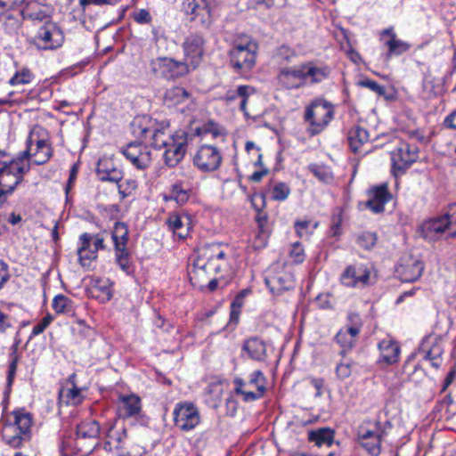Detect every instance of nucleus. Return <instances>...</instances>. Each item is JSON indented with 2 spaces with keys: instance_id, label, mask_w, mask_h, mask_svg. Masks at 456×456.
I'll list each match as a JSON object with an SVG mask.
<instances>
[{
  "instance_id": "obj_1",
  "label": "nucleus",
  "mask_w": 456,
  "mask_h": 456,
  "mask_svg": "<svg viewBox=\"0 0 456 456\" xmlns=\"http://www.w3.org/2000/svg\"><path fill=\"white\" fill-rule=\"evenodd\" d=\"M132 133L140 139H151V145L156 149H165L164 160L168 167H175L183 159L187 151L188 134L178 130L174 134H167L169 124H159L149 117H138L132 122Z\"/></svg>"
},
{
  "instance_id": "obj_2",
  "label": "nucleus",
  "mask_w": 456,
  "mask_h": 456,
  "mask_svg": "<svg viewBox=\"0 0 456 456\" xmlns=\"http://www.w3.org/2000/svg\"><path fill=\"white\" fill-rule=\"evenodd\" d=\"M225 265V252L220 244L204 246L188 273L191 285L200 289H203L208 280L221 273Z\"/></svg>"
},
{
  "instance_id": "obj_3",
  "label": "nucleus",
  "mask_w": 456,
  "mask_h": 456,
  "mask_svg": "<svg viewBox=\"0 0 456 456\" xmlns=\"http://www.w3.org/2000/svg\"><path fill=\"white\" fill-rule=\"evenodd\" d=\"M31 151V147L28 146V149L16 159L8 158L4 151H0V208L22 182L24 174L29 170L30 164L25 161V159Z\"/></svg>"
},
{
  "instance_id": "obj_4",
  "label": "nucleus",
  "mask_w": 456,
  "mask_h": 456,
  "mask_svg": "<svg viewBox=\"0 0 456 456\" xmlns=\"http://www.w3.org/2000/svg\"><path fill=\"white\" fill-rule=\"evenodd\" d=\"M334 105L322 98L311 102L305 109L304 121L310 136L321 134L334 118Z\"/></svg>"
},
{
  "instance_id": "obj_5",
  "label": "nucleus",
  "mask_w": 456,
  "mask_h": 456,
  "mask_svg": "<svg viewBox=\"0 0 456 456\" xmlns=\"http://www.w3.org/2000/svg\"><path fill=\"white\" fill-rule=\"evenodd\" d=\"M257 49V44L248 37H240L229 52L232 67L238 70H250L256 64Z\"/></svg>"
},
{
  "instance_id": "obj_6",
  "label": "nucleus",
  "mask_w": 456,
  "mask_h": 456,
  "mask_svg": "<svg viewBox=\"0 0 456 456\" xmlns=\"http://www.w3.org/2000/svg\"><path fill=\"white\" fill-rule=\"evenodd\" d=\"M233 385L235 394L241 395L245 402L260 399L266 391V379L260 370L253 371L247 381L240 378H235Z\"/></svg>"
},
{
  "instance_id": "obj_7",
  "label": "nucleus",
  "mask_w": 456,
  "mask_h": 456,
  "mask_svg": "<svg viewBox=\"0 0 456 456\" xmlns=\"http://www.w3.org/2000/svg\"><path fill=\"white\" fill-rule=\"evenodd\" d=\"M150 66L151 72L156 77L168 80H175L183 77L192 70L186 61H179L167 57H158L153 59L151 60Z\"/></svg>"
},
{
  "instance_id": "obj_8",
  "label": "nucleus",
  "mask_w": 456,
  "mask_h": 456,
  "mask_svg": "<svg viewBox=\"0 0 456 456\" xmlns=\"http://www.w3.org/2000/svg\"><path fill=\"white\" fill-rule=\"evenodd\" d=\"M114 243L115 260L125 272L130 269L131 255L127 249L128 230L124 223L117 222L111 233Z\"/></svg>"
},
{
  "instance_id": "obj_9",
  "label": "nucleus",
  "mask_w": 456,
  "mask_h": 456,
  "mask_svg": "<svg viewBox=\"0 0 456 456\" xmlns=\"http://www.w3.org/2000/svg\"><path fill=\"white\" fill-rule=\"evenodd\" d=\"M392 168L395 175H402L418 159V148L400 142L391 152Z\"/></svg>"
},
{
  "instance_id": "obj_10",
  "label": "nucleus",
  "mask_w": 456,
  "mask_h": 456,
  "mask_svg": "<svg viewBox=\"0 0 456 456\" xmlns=\"http://www.w3.org/2000/svg\"><path fill=\"white\" fill-rule=\"evenodd\" d=\"M222 162L219 150L214 146L202 145L193 157V164L202 172L216 170Z\"/></svg>"
},
{
  "instance_id": "obj_11",
  "label": "nucleus",
  "mask_w": 456,
  "mask_h": 456,
  "mask_svg": "<svg viewBox=\"0 0 456 456\" xmlns=\"http://www.w3.org/2000/svg\"><path fill=\"white\" fill-rule=\"evenodd\" d=\"M370 271L363 265L347 266L340 276L343 285L351 288H363L370 284Z\"/></svg>"
},
{
  "instance_id": "obj_12",
  "label": "nucleus",
  "mask_w": 456,
  "mask_h": 456,
  "mask_svg": "<svg viewBox=\"0 0 456 456\" xmlns=\"http://www.w3.org/2000/svg\"><path fill=\"white\" fill-rule=\"evenodd\" d=\"M205 40L198 34L188 36L183 43L184 61L195 69L202 61Z\"/></svg>"
},
{
  "instance_id": "obj_13",
  "label": "nucleus",
  "mask_w": 456,
  "mask_h": 456,
  "mask_svg": "<svg viewBox=\"0 0 456 456\" xmlns=\"http://www.w3.org/2000/svg\"><path fill=\"white\" fill-rule=\"evenodd\" d=\"M173 414L176 428H196L200 423V411L191 403L176 404Z\"/></svg>"
},
{
  "instance_id": "obj_14",
  "label": "nucleus",
  "mask_w": 456,
  "mask_h": 456,
  "mask_svg": "<svg viewBox=\"0 0 456 456\" xmlns=\"http://www.w3.org/2000/svg\"><path fill=\"white\" fill-rule=\"evenodd\" d=\"M92 240L93 237L89 233H83L80 236L81 246L77 249V255L83 266H89L92 260L97 257V251L105 248L103 238L96 236L93 243Z\"/></svg>"
},
{
  "instance_id": "obj_15",
  "label": "nucleus",
  "mask_w": 456,
  "mask_h": 456,
  "mask_svg": "<svg viewBox=\"0 0 456 456\" xmlns=\"http://www.w3.org/2000/svg\"><path fill=\"white\" fill-rule=\"evenodd\" d=\"M184 10L190 20L208 27L211 24V9L208 0H187Z\"/></svg>"
},
{
  "instance_id": "obj_16",
  "label": "nucleus",
  "mask_w": 456,
  "mask_h": 456,
  "mask_svg": "<svg viewBox=\"0 0 456 456\" xmlns=\"http://www.w3.org/2000/svg\"><path fill=\"white\" fill-rule=\"evenodd\" d=\"M41 47L53 49L60 46L63 42V35L61 29L52 20L43 24L36 35Z\"/></svg>"
},
{
  "instance_id": "obj_17",
  "label": "nucleus",
  "mask_w": 456,
  "mask_h": 456,
  "mask_svg": "<svg viewBox=\"0 0 456 456\" xmlns=\"http://www.w3.org/2000/svg\"><path fill=\"white\" fill-rule=\"evenodd\" d=\"M122 153L138 169H145L151 163V151L142 143L130 142L122 150Z\"/></svg>"
},
{
  "instance_id": "obj_18",
  "label": "nucleus",
  "mask_w": 456,
  "mask_h": 456,
  "mask_svg": "<svg viewBox=\"0 0 456 456\" xmlns=\"http://www.w3.org/2000/svg\"><path fill=\"white\" fill-rule=\"evenodd\" d=\"M424 270L423 263L410 256L403 257L400 265L396 268V273L403 282H412L417 281L422 274Z\"/></svg>"
},
{
  "instance_id": "obj_19",
  "label": "nucleus",
  "mask_w": 456,
  "mask_h": 456,
  "mask_svg": "<svg viewBox=\"0 0 456 456\" xmlns=\"http://www.w3.org/2000/svg\"><path fill=\"white\" fill-rule=\"evenodd\" d=\"M28 146L31 147L28 157L25 159V161H28L30 157H34L33 163L36 165H43L46 163L53 155V150L50 144L45 139H34V134H30L27 141V149Z\"/></svg>"
},
{
  "instance_id": "obj_20",
  "label": "nucleus",
  "mask_w": 456,
  "mask_h": 456,
  "mask_svg": "<svg viewBox=\"0 0 456 456\" xmlns=\"http://www.w3.org/2000/svg\"><path fill=\"white\" fill-rule=\"evenodd\" d=\"M84 400L81 389L76 385V374H71L63 387L59 392V404L77 406Z\"/></svg>"
},
{
  "instance_id": "obj_21",
  "label": "nucleus",
  "mask_w": 456,
  "mask_h": 456,
  "mask_svg": "<svg viewBox=\"0 0 456 456\" xmlns=\"http://www.w3.org/2000/svg\"><path fill=\"white\" fill-rule=\"evenodd\" d=\"M380 40L387 47V53L385 56V61H388L393 55H400L407 52L410 45L396 37L393 28L384 29L381 34Z\"/></svg>"
},
{
  "instance_id": "obj_22",
  "label": "nucleus",
  "mask_w": 456,
  "mask_h": 456,
  "mask_svg": "<svg viewBox=\"0 0 456 456\" xmlns=\"http://www.w3.org/2000/svg\"><path fill=\"white\" fill-rule=\"evenodd\" d=\"M163 102L168 108L179 107L181 105L193 104L191 94L182 86H172L166 90L163 95Z\"/></svg>"
},
{
  "instance_id": "obj_23",
  "label": "nucleus",
  "mask_w": 456,
  "mask_h": 456,
  "mask_svg": "<svg viewBox=\"0 0 456 456\" xmlns=\"http://www.w3.org/2000/svg\"><path fill=\"white\" fill-rule=\"evenodd\" d=\"M451 224L450 216L444 215L429 219L420 226L421 234L426 239H435L444 232Z\"/></svg>"
},
{
  "instance_id": "obj_24",
  "label": "nucleus",
  "mask_w": 456,
  "mask_h": 456,
  "mask_svg": "<svg viewBox=\"0 0 456 456\" xmlns=\"http://www.w3.org/2000/svg\"><path fill=\"white\" fill-rule=\"evenodd\" d=\"M96 174L98 178L103 182L119 183L123 177L122 171L115 166L110 158L99 159Z\"/></svg>"
},
{
  "instance_id": "obj_25",
  "label": "nucleus",
  "mask_w": 456,
  "mask_h": 456,
  "mask_svg": "<svg viewBox=\"0 0 456 456\" xmlns=\"http://www.w3.org/2000/svg\"><path fill=\"white\" fill-rule=\"evenodd\" d=\"M369 200L365 205L374 213L384 211L385 205L391 200V194L386 184L375 187L369 191Z\"/></svg>"
},
{
  "instance_id": "obj_26",
  "label": "nucleus",
  "mask_w": 456,
  "mask_h": 456,
  "mask_svg": "<svg viewBox=\"0 0 456 456\" xmlns=\"http://www.w3.org/2000/svg\"><path fill=\"white\" fill-rule=\"evenodd\" d=\"M383 435L382 429H366L364 433L358 434V444L371 456H378L380 453V438Z\"/></svg>"
},
{
  "instance_id": "obj_27",
  "label": "nucleus",
  "mask_w": 456,
  "mask_h": 456,
  "mask_svg": "<svg viewBox=\"0 0 456 456\" xmlns=\"http://www.w3.org/2000/svg\"><path fill=\"white\" fill-rule=\"evenodd\" d=\"M242 349L254 361L265 362L267 359V346L264 340L257 337L247 339L243 344Z\"/></svg>"
},
{
  "instance_id": "obj_28",
  "label": "nucleus",
  "mask_w": 456,
  "mask_h": 456,
  "mask_svg": "<svg viewBox=\"0 0 456 456\" xmlns=\"http://www.w3.org/2000/svg\"><path fill=\"white\" fill-rule=\"evenodd\" d=\"M52 9L49 6L42 5L38 3H29L22 10L24 17L33 21L42 22L43 24L51 21Z\"/></svg>"
},
{
  "instance_id": "obj_29",
  "label": "nucleus",
  "mask_w": 456,
  "mask_h": 456,
  "mask_svg": "<svg viewBox=\"0 0 456 456\" xmlns=\"http://www.w3.org/2000/svg\"><path fill=\"white\" fill-rule=\"evenodd\" d=\"M3 439L11 447L19 448L31 439V429H3Z\"/></svg>"
},
{
  "instance_id": "obj_30",
  "label": "nucleus",
  "mask_w": 456,
  "mask_h": 456,
  "mask_svg": "<svg viewBox=\"0 0 456 456\" xmlns=\"http://www.w3.org/2000/svg\"><path fill=\"white\" fill-rule=\"evenodd\" d=\"M380 360L387 364H393L399 360L400 346L391 339H383L379 344Z\"/></svg>"
},
{
  "instance_id": "obj_31",
  "label": "nucleus",
  "mask_w": 456,
  "mask_h": 456,
  "mask_svg": "<svg viewBox=\"0 0 456 456\" xmlns=\"http://www.w3.org/2000/svg\"><path fill=\"white\" fill-rule=\"evenodd\" d=\"M277 79L286 88L298 87L297 85L293 84L292 79L305 80L304 64L298 68H284L281 69Z\"/></svg>"
},
{
  "instance_id": "obj_32",
  "label": "nucleus",
  "mask_w": 456,
  "mask_h": 456,
  "mask_svg": "<svg viewBox=\"0 0 456 456\" xmlns=\"http://www.w3.org/2000/svg\"><path fill=\"white\" fill-rule=\"evenodd\" d=\"M265 283L273 292L280 293L293 287L291 275L281 273L265 278Z\"/></svg>"
},
{
  "instance_id": "obj_33",
  "label": "nucleus",
  "mask_w": 456,
  "mask_h": 456,
  "mask_svg": "<svg viewBox=\"0 0 456 456\" xmlns=\"http://www.w3.org/2000/svg\"><path fill=\"white\" fill-rule=\"evenodd\" d=\"M358 335L359 330H357L356 328L342 329L337 333L335 339L342 347L340 351L341 355H344L346 350H350L354 346Z\"/></svg>"
},
{
  "instance_id": "obj_34",
  "label": "nucleus",
  "mask_w": 456,
  "mask_h": 456,
  "mask_svg": "<svg viewBox=\"0 0 456 456\" xmlns=\"http://www.w3.org/2000/svg\"><path fill=\"white\" fill-rule=\"evenodd\" d=\"M370 139L369 133L366 129L354 126L348 132V143L353 152L357 153L364 143Z\"/></svg>"
},
{
  "instance_id": "obj_35",
  "label": "nucleus",
  "mask_w": 456,
  "mask_h": 456,
  "mask_svg": "<svg viewBox=\"0 0 456 456\" xmlns=\"http://www.w3.org/2000/svg\"><path fill=\"white\" fill-rule=\"evenodd\" d=\"M167 225L180 239L187 237L189 232L190 220L187 216H180L178 214H172L168 217Z\"/></svg>"
},
{
  "instance_id": "obj_36",
  "label": "nucleus",
  "mask_w": 456,
  "mask_h": 456,
  "mask_svg": "<svg viewBox=\"0 0 456 456\" xmlns=\"http://www.w3.org/2000/svg\"><path fill=\"white\" fill-rule=\"evenodd\" d=\"M334 429H312L308 434V439L318 447H329L334 443Z\"/></svg>"
},
{
  "instance_id": "obj_37",
  "label": "nucleus",
  "mask_w": 456,
  "mask_h": 456,
  "mask_svg": "<svg viewBox=\"0 0 456 456\" xmlns=\"http://www.w3.org/2000/svg\"><path fill=\"white\" fill-rule=\"evenodd\" d=\"M330 70L326 66L318 67L313 62L304 63L305 80L310 78L312 83H319L327 78Z\"/></svg>"
},
{
  "instance_id": "obj_38",
  "label": "nucleus",
  "mask_w": 456,
  "mask_h": 456,
  "mask_svg": "<svg viewBox=\"0 0 456 456\" xmlns=\"http://www.w3.org/2000/svg\"><path fill=\"white\" fill-rule=\"evenodd\" d=\"M125 416H133L138 413L141 410V400L136 395L122 396L120 398Z\"/></svg>"
},
{
  "instance_id": "obj_39",
  "label": "nucleus",
  "mask_w": 456,
  "mask_h": 456,
  "mask_svg": "<svg viewBox=\"0 0 456 456\" xmlns=\"http://www.w3.org/2000/svg\"><path fill=\"white\" fill-rule=\"evenodd\" d=\"M190 198V190L183 186L182 183H174L170 189V199L177 204L183 205Z\"/></svg>"
},
{
  "instance_id": "obj_40",
  "label": "nucleus",
  "mask_w": 456,
  "mask_h": 456,
  "mask_svg": "<svg viewBox=\"0 0 456 456\" xmlns=\"http://www.w3.org/2000/svg\"><path fill=\"white\" fill-rule=\"evenodd\" d=\"M53 308L57 314H69L73 312V303L64 295H57L53 300Z\"/></svg>"
},
{
  "instance_id": "obj_41",
  "label": "nucleus",
  "mask_w": 456,
  "mask_h": 456,
  "mask_svg": "<svg viewBox=\"0 0 456 456\" xmlns=\"http://www.w3.org/2000/svg\"><path fill=\"white\" fill-rule=\"evenodd\" d=\"M255 93V89L249 86H240L236 92L229 94L227 96L228 100H234L236 97H241L242 100L240 104V110L247 115L246 105L248 97Z\"/></svg>"
},
{
  "instance_id": "obj_42",
  "label": "nucleus",
  "mask_w": 456,
  "mask_h": 456,
  "mask_svg": "<svg viewBox=\"0 0 456 456\" xmlns=\"http://www.w3.org/2000/svg\"><path fill=\"white\" fill-rule=\"evenodd\" d=\"M14 424L17 428H31L33 425V417L31 413L24 409L17 410L12 412Z\"/></svg>"
},
{
  "instance_id": "obj_43",
  "label": "nucleus",
  "mask_w": 456,
  "mask_h": 456,
  "mask_svg": "<svg viewBox=\"0 0 456 456\" xmlns=\"http://www.w3.org/2000/svg\"><path fill=\"white\" fill-rule=\"evenodd\" d=\"M341 362L337 365L336 373L338 379H345L352 374L354 362L344 355H342Z\"/></svg>"
},
{
  "instance_id": "obj_44",
  "label": "nucleus",
  "mask_w": 456,
  "mask_h": 456,
  "mask_svg": "<svg viewBox=\"0 0 456 456\" xmlns=\"http://www.w3.org/2000/svg\"><path fill=\"white\" fill-rule=\"evenodd\" d=\"M378 237L375 232H363L356 238V242L359 247L364 249H370L375 246Z\"/></svg>"
},
{
  "instance_id": "obj_45",
  "label": "nucleus",
  "mask_w": 456,
  "mask_h": 456,
  "mask_svg": "<svg viewBox=\"0 0 456 456\" xmlns=\"http://www.w3.org/2000/svg\"><path fill=\"white\" fill-rule=\"evenodd\" d=\"M317 223H312L308 220L297 221L295 223V229L297 235L301 238H308L317 227Z\"/></svg>"
},
{
  "instance_id": "obj_46",
  "label": "nucleus",
  "mask_w": 456,
  "mask_h": 456,
  "mask_svg": "<svg viewBox=\"0 0 456 456\" xmlns=\"http://www.w3.org/2000/svg\"><path fill=\"white\" fill-rule=\"evenodd\" d=\"M33 75L31 71L24 68L20 71L15 73V75L10 79L9 83L12 86L27 85L32 80Z\"/></svg>"
},
{
  "instance_id": "obj_47",
  "label": "nucleus",
  "mask_w": 456,
  "mask_h": 456,
  "mask_svg": "<svg viewBox=\"0 0 456 456\" xmlns=\"http://www.w3.org/2000/svg\"><path fill=\"white\" fill-rule=\"evenodd\" d=\"M259 222V231L255 235V239L252 241V247L254 249L258 250L265 247L267 243L268 235L263 230V224L261 220Z\"/></svg>"
},
{
  "instance_id": "obj_48",
  "label": "nucleus",
  "mask_w": 456,
  "mask_h": 456,
  "mask_svg": "<svg viewBox=\"0 0 456 456\" xmlns=\"http://www.w3.org/2000/svg\"><path fill=\"white\" fill-rule=\"evenodd\" d=\"M290 193L289 187L283 183H277L273 190L272 199L274 200H284Z\"/></svg>"
},
{
  "instance_id": "obj_49",
  "label": "nucleus",
  "mask_w": 456,
  "mask_h": 456,
  "mask_svg": "<svg viewBox=\"0 0 456 456\" xmlns=\"http://www.w3.org/2000/svg\"><path fill=\"white\" fill-rule=\"evenodd\" d=\"M262 158H263L262 154L258 153L257 160L255 162V166L261 167V169L254 172L249 176V180L253 183H259L263 179V177L265 176L269 172V170L266 167H263Z\"/></svg>"
},
{
  "instance_id": "obj_50",
  "label": "nucleus",
  "mask_w": 456,
  "mask_h": 456,
  "mask_svg": "<svg viewBox=\"0 0 456 456\" xmlns=\"http://www.w3.org/2000/svg\"><path fill=\"white\" fill-rule=\"evenodd\" d=\"M118 191L123 198L130 195L137 188V183L134 179H127L118 183Z\"/></svg>"
},
{
  "instance_id": "obj_51",
  "label": "nucleus",
  "mask_w": 456,
  "mask_h": 456,
  "mask_svg": "<svg viewBox=\"0 0 456 456\" xmlns=\"http://www.w3.org/2000/svg\"><path fill=\"white\" fill-rule=\"evenodd\" d=\"M196 134L201 135L203 134H210L213 137H217L221 134V130L218 126L213 122L205 124L202 127L196 129Z\"/></svg>"
},
{
  "instance_id": "obj_52",
  "label": "nucleus",
  "mask_w": 456,
  "mask_h": 456,
  "mask_svg": "<svg viewBox=\"0 0 456 456\" xmlns=\"http://www.w3.org/2000/svg\"><path fill=\"white\" fill-rule=\"evenodd\" d=\"M359 86L369 88L370 90L376 93L378 95H383L385 94V87L378 84L376 81L370 79H363L359 81Z\"/></svg>"
},
{
  "instance_id": "obj_53",
  "label": "nucleus",
  "mask_w": 456,
  "mask_h": 456,
  "mask_svg": "<svg viewBox=\"0 0 456 456\" xmlns=\"http://www.w3.org/2000/svg\"><path fill=\"white\" fill-rule=\"evenodd\" d=\"M53 317L50 314H46L37 325L32 329V335L37 336L45 331V330L52 322Z\"/></svg>"
},
{
  "instance_id": "obj_54",
  "label": "nucleus",
  "mask_w": 456,
  "mask_h": 456,
  "mask_svg": "<svg viewBox=\"0 0 456 456\" xmlns=\"http://www.w3.org/2000/svg\"><path fill=\"white\" fill-rule=\"evenodd\" d=\"M289 254L296 263H302L304 261V248L300 243H294Z\"/></svg>"
},
{
  "instance_id": "obj_55",
  "label": "nucleus",
  "mask_w": 456,
  "mask_h": 456,
  "mask_svg": "<svg viewBox=\"0 0 456 456\" xmlns=\"http://www.w3.org/2000/svg\"><path fill=\"white\" fill-rule=\"evenodd\" d=\"M347 321L349 324L346 328H356L359 332L361 331L362 321L358 314L349 313L347 315Z\"/></svg>"
},
{
  "instance_id": "obj_56",
  "label": "nucleus",
  "mask_w": 456,
  "mask_h": 456,
  "mask_svg": "<svg viewBox=\"0 0 456 456\" xmlns=\"http://www.w3.org/2000/svg\"><path fill=\"white\" fill-rule=\"evenodd\" d=\"M77 439L86 437H96L100 434V429H74Z\"/></svg>"
},
{
  "instance_id": "obj_57",
  "label": "nucleus",
  "mask_w": 456,
  "mask_h": 456,
  "mask_svg": "<svg viewBox=\"0 0 456 456\" xmlns=\"http://www.w3.org/2000/svg\"><path fill=\"white\" fill-rule=\"evenodd\" d=\"M134 20L140 24H146L151 20V16L147 10L141 9L134 13Z\"/></svg>"
},
{
  "instance_id": "obj_58",
  "label": "nucleus",
  "mask_w": 456,
  "mask_h": 456,
  "mask_svg": "<svg viewBox=\"0 0 456 456\" xmlns=\"http://www.w3.org/2000/svg\"><path fill=\"white\" fill-rule=\"evenodd\" d=\"M17 362H18L17 356H14L9 365V370H8V376H7V381H8L9 385L12 384L13 378L15 376L16 370H17Z\"/></svg>"
},
{
  "instance_id": "obj_59",
  "label": "nucleus",
  "mask_w": 456,
  "mask_h": 456,
  "mask_svg": "<svg viewBox=\"0 0 456 456\" xmlns=\"http://www.w3.org/2000/svg\"><path fill=\"white\" fill-rule=\"evenodd\" d=\"M12 326L10 317L0 311V332H5V330Z\"/></svg>"
},
{
  "instance_id": "obj_60",
  "label": "nucleus",
  "mask_w": 456,
  "mask_h": 456,
  "mask_svg": "<svg viewBox=\"0 0 456 456\" xmlns=\"http://www.w3.org/2000/svg\"><path fill=\"white\" fill-rule=\"evenodd\" d=\"M110 0H79V4L85 9L86 6L94 4V5H103L110 4Z\"/></svg>"
},
{
  "instance_id": "obj_61",
  "label": "nucleus",
  "mask_w": 456,
  "mask_h": 456,
  "mask_svg": "<svg viewBox=\"0 0 456 456\" xmlns=\"http://www.w3.org/2000/svg\"><path fill=\"white\" fill-rule=\"evenodd\" d=\"M8 279V268L7 265L3 261H0V289L5 283Z\"/></svg>"
},
{
  "instance_id": "obj_62",
  "label": "nucleus",
  "mask_w": 456,
  "mask_h": 456,
  "mask_svg": "<svg viewBox=\"0 0 456 456\" xmlns=\"http://www.w3.org/2000/svg\"><path fill=\"white\" fill-rule=\"evenodd\" d=\"M25 0H0V5L9 9H12L16 6L22 4Z\"/></svg>"
},
{
  "instance_id": "obj_63",
  "label": "nucleus",
  "mask_w": 456,
  "mask_h": 456,
  "mask_svg": "<svg viewBox=\"0 0 456 456\" xmlns=\"http://www.w3.org/2000/svg\"><path fill=\"white\" fill-rule=\"evenodd\" d=\"M444 123L446 127L456 129V110L448 115Z\"/></svg>"
},
{
  "instance_id": "obj_64",
  "label": "nucleus",
  "mask_w": 456,
  "mask_h": 456,
  "mask_svg": "<svg viewBox=\"0 0 456 456\" xmlns=\"http://www.w3.org/2000/svg\"><path fill=\"white\" fill-rule=\"evenodd\" d=\"M436 352L434 357H431V359H429L428 361L431 362L433 367L438 368L442 363V359H441L442 351L440 348H436Z\"/></svg>"
}]
</instances>
